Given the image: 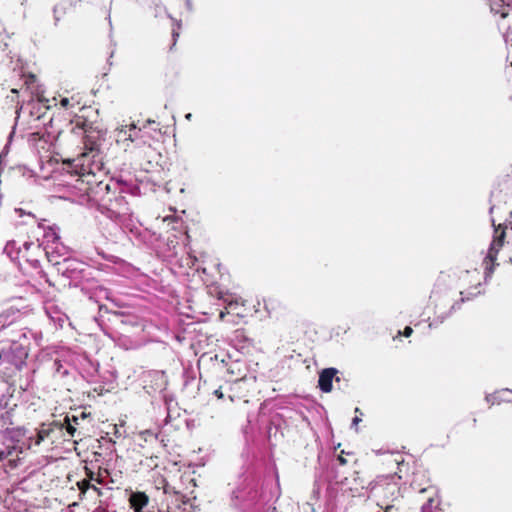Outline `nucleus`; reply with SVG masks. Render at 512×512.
<instances>
[{
    "label": "nucleus",
    "instance_id": "f257e3e1",
    "mask_svg": "<svg viewBox=\"0 0 512 512\" xmlns=\"http://www.w3.org/2000/svg\"><path fill=\"white\" fill-rule=\"evenodd\" d=\"M87 111H93L91 107L82 106L81 114L75 115L71 120V132L82 136L83 148L78 156V161L83 172L94 174L92 165L100 155V131L95 127V121L89 119Z\"/></svg>",
    "mask_w": 512,
    "mask_h": 512
},
{
    "label": "nucleus",
    "instance_id": "f03ea898",
    "mask_svg": "<svg viewBox=\"0 0 512 512\" xmlns=\"http://www.w3.org/2000/svg\"><path fill=\"white\" fill-rule=\"evenodd\" d=\"M464 283L470 284L467 288L460 290L461 298L459 301L454 300L449 292L438 293L435 296L434 314L437 319L443 321L448 318L456 309L460 308V304L472 300L482 293L481 281L478 274H470L466 272L462 277Z\"/></svg>",
    "mask_w": 512,
    "mask_h": 512
},
{
    "label": "nucleus",
    "instance_id": "7ed1b4c3",
    "mask_svg": "<svg viewBox=\"0 0 512 512\" xmlns=\"http://www.w3.org/2000/svg\"><path fill=\"white\" fill-rule=\"evenodd\" d=\"M65 442V432L60 425V421L41 423L36 429V433L27 439L28 449L39 448L41 446L47 449L58 447Z\"/></svg>",
    "mask_w": 512,
    "mask_h": 512
},
{
    "label": "nucleus",
    "instance_id": "20e7f679",
    "mask_svg": "<svg viewBox=\"0 0 512 512\" xmlns=\"http://www.w3.org/2000/svg\"><path fill=\"white\" fill-rule=\"evenodd\" d=\"M371 495L377 505L396 503L402 497L400 485L394 476H379L371 487Z\"/></svg>",
    "mask_w": 512,
    "mask_h": 512
},
{
    "label": "nucleus",
    "instance_id": "39448f33",
    "mask_svg": "<svg viewBox=\"0 0 512 512\" xmlns=\"http://www.w3.org/2000/svg\"><path fill=\"white\" fill-rule=\"evenodd\" d=\"M9 399L5 397L0 398V432L8 434L11 438L23 437L25 435V428L18 425V405L9 404Z\"/></svg>",
    "mask_w": 512,
    "mask_h": 512
},
{
    "label": "nucleus",
    "instance_id": "423d86ee",
    "mask_svg": "<svg viewBox=\"0 0 512 512\" xmlns=\"http://www.w3.org/2000/svg\"><path fill=\"white\" fill-rule=\"evenodd\" d=\"M229 382H231L228 390V398L230 401L248 402V397L254 388L255 378H247L244 375L236 379H230Z\"/></svg>",
    "mask_w": 512,
    "mask_h": 512
},
{
    "label": "nucleus",
    "instance_id": "0eeeda50",
    "mask_svg": "<svg viewBox=\"0 0 512 512\" xmlns=\"http://www.w3.org/2000/svg\"><path fill=\"white\" fill-rule=\"evenodd\" d=\"M87 183L89 185L87 188V196L89 197V200L103 208L108 201L105 197L109 194V189L114 182L109 179L108 181L101 180L94 182L88 180Z\"/></svg>",
    "mask_w": 512,
    "mask_h": 512
},
{
    "label": "nucleus",
    "instance_id": "6e6552de",
    "mask_svg": "<svg viewBox=\"0 0 512 512\" xmlns=\"http://www.w3.org/2000/svg\"><path fill=\"white\" fill-rule=\"evenodd\" d=\"M505 239V228L499 226L495 229L494 238L488 250L487 256L484 259L486 274L493 273L497 254L502 248Z\"/></svg>",
    "mask_w": 512,
    "mask_h": 512
},
{
    "label": "nucleus",
    "instance_id": "1a4fd4ad",
    "mask_svg": "<svg viewBox=\"0 0 512 512\" xmlns=\"http://www.w3.org/2000/svg\"><path fill=\"white\" fill-rule=\"evenodd\" d=\"M103 209H106L115 215L126 214L128 210V202L126 201L125 196L118 191L116 197L113 198V201L110 202L108 200Z\"/></svg>",
    "mask_w": 512,
    "mask_h": 512
},
{
    "label": "nucleus",
    "instance_id": "9d476101",
    "mask_svg": "<svg viewBox=\"0 0 512 512\" xmlns=\"http://www.w3.org/2000/svg\"><path fill=\"white\" fill-rule=\"evenodd\" d=\"M337 372L335 368H326L320 373L318 387L322 392L329 393L332 391L333 379Z\"/></svg>",
    "mask_w": 512,
    "mask_h": 512
},
{
    "label": "nucleus",
    "instance_id": "9b49d317",
    "mask_svg": "<svg viewBox=\"0 0 512 512\" xmlns=\"http://www.w3.org/2000/svg\"><path fill=\"white\" fill-rule=\"evenodd\" d=\"M3 452V460H8V466L11 469H14L18 466L20 461V455L23 453L22 448L18 445L7 446L5 449H2Z\"/></svg>",
    "mask_w": 512,
    "mask_h": 512
},
{
    "label": "nucleus",
    "instance_id": "f8f14e48",
    "mask_svg": "<svg viewBox=\"0 0 512 512\" xmlns=\"http://www.w3.org/2000/svg\"><path fill=\"white\" fill-rule=\"evenodd\" d=\"M84 473H85V478L78 481L76 483V486L80 492V497L81 499L83 498V496L86 494V492L91 489V486H92V480L94 479V471L87 465L84 466Z\"/></svg>",
    "mask_w": 512,
    "mask_h": 512
},
{
    "label": "nucleus",
    "instance_id": "ddd939ff",
    "mask_svg": "<svg viewBox=\"0 0 512 512\" xmlns=\"http://www.w3.org/2000/svg\"><path fill=\"white\" fill-rule=\"evenodd\" d=\"M60 425L63 427V432H65V442L71 441L77 432V427L71 422V419L68 415L65 416L63 422L60 421Z\"/></svg>",
    "mask_w": 512,
    "mask_h": 512
},
{
    "label": "nucleus",
    "instance_id": "4468645a",
    "mask_svg": "<svg viewBox=\"0 0 512 512\" xmlns=\"http://www.w3.org/2000/svg\"><path fill=\"white\" fill-rule=\"evenodd\" d=\"M79 105H80V102L78 100H76L75 96H71L70 98L63 97L60 100V106L65 109L75 108L76 106H79Z\"/></svg>",
    "mask_w": 512,
    "mask_h": 512
},
{
    "label": "nucleus",
    "instance_id": "2eb2a0df",
    "mask_svg": "<svg viewBox=\"0 0 512 512\" xmlns=\"http://www.w3.org/2000/svg\"><path fill=\"white\" fill-rule=\"evenodd\" d=\"M14 72L16 73V76L19 77L20 79H23V85H26L27 87H29L31 84H33L35 82V76L30 74L28 76H26L23 71L21 69L19 70H14Z\"/></svg>",
    "mask_w": 512,
    "mask_h": 512
},
{
    "label": "nucleus",
    "instance_id": "dca6fc26",
    "mask_svg": "<svg viewBox=\"0 0 512 512\" xmlns=\"http://www.w3.org/2000/svg\"><path fill=\"white\" fill-rule=\"evenodd\" d=\"M140 437L144 441L147 442V441H152V440L156 441L158 438V435L151 430H145V431L140 432Z\"/></svg>",
    "mask_w": 512,
    "mask_h": 512
},
{
    "label": "nucleus",
    "instance_id": "f3484780",
    "mask_svg": "<svg viewBox=\"0 0 512 512\" xmlns=\"http://www.w3.org/2000/svg\"><path fill=\"white\" fill-rule=\"evenodd\" d=\"M120 190V187L117 183H112L111 188L109 189V194L105 197L106 200H109L110 202L113 201V198L116 197V194Z\"/></svg>",
    "mask_w": 512,
    "mask_h": 512
},
{
    "label": "nucleus",
    "instance_id": "a211bd4d",
    "mask_svg": "<svg viewBox=\"0 0 512 512\" xmlns=\"http://www.w3.org/2000/svg\"><path fill=\"white\" fill-rule=\"evenodd\" d=\"M103 472L108 473V471L106 469H102L101 467H99L98 472L97 473L94 472V477H93L94 479L92 481H95L98 484H103L104 483Z\"/></svg>",
    "mask_w": 512,
    "mask_h": 512
},
{
    "label": "nucleus",
    "instance_id": "6ab92c4d",
    "mask_svg": "<svg viewBox=\"0 0 512 512\" xmlns=\"http://www.w3.org/2000/svg\"><path fill=\"white\" fill-rule=\"evenodd\" d=\"M129 131H130V133L128 134V136L125 139H129L131 141H134L135 139L138 138V133L140 132V129L137 130V128H136V126L134 124H132L130 126Z\"/></svg>",
    "mask_w": 512,
    "mask_h": 512
},
{
    "label": "nucleus",
    "instance_id": "aec40b11",
    "mask_svg": "<svg viewBox=\"0 0 512 512\" xmlns=\"http://www.w3.org/2000/svg\"><path fill=\"white\" fill-rule=\"evenodd\" d=\"M163 491L165 494H169V495H180V493L178 491H176L175 487L169 485L168 483L164 484Z\"/></svg>",
    "mask_w": 512,
    "mask_h": 512
},
{
    "label": "nucleus",
    "instance_id": "412c9836",
    "mask_svg": "<svg viewBox=\"0 0 512 512\" xmlns=\"http://www.w3.org/2000/svg\"><path fill=\"white\" fill-rule=\"evenodd\" d=\"M412 333H413V329L410 326H406L403 331H398V334L396 337H394V339H396L400 336L410 337L412 335Z\"/></svg>",
    "mask_w": 512,
    "mask_h": 512
},
{
    "label": "nucleus",
    "instance_id": "4be33fe9",
    "mask_svg": "<svg viewBox=\"0 0 512 512\" xmlns=\"http://www.w3.org/2000/svg\"><path fill=\"white\" fill-rule=\"evenodd\" d=\"M233 307H234V303L230 302L228 304V306L226 307V312H224V311L220 312V315H219L220 319H224L225 314L226 313L229 314L233 310Z\"/></svg>",
    "mask_w": 512,
    "mask_h": 512
},
{
    "label": "nucleus",
    "instance_id": "5701e85b",
    "mask_svg": "<svg viewBox=\"0 0 512 512\" xmlns=\"http://www.w3.org/2000/svg\"><path fill=\"white\" fill-rule=\"evenodd\" d=\"M380 508L384 509V512H393L395 508V503H390L387 505H378Z\"/></svg>",
    "mask_w": 512,
    "mask_h": 512
},
{
    "label": "nucleus",
    "instance_id": "b1692460",
    "mask_svg": "<svg viewBox=\"0 0 512 512\" xmlns=\"http://www.w3.org/2000/svg\"><path fill=\"white\" fill-rule=\"evenodd\" d=\"M213 394L218 398V399H224V393L222 391V387H219L218 389H215Z\"/></svg>",
    "mask_w": 512,
    "mask_h": 512
},
{
    "label": "nucleus",
    "instance_id": "393cba45",
    "mask_svg": "<svg viewBox=\"0 0 512 512\" xmlns=\"http://www.w3.org/2000/svg\"><path fill=\"white\" fill-rule=\"evenodd\" d=\"M344 451H341V454L338 456V461L341 465H346L348 463L347 459L343 457Z\"/></svg>",
    "mask_w": 512,
    "mask_h": 512
},
{
    "label": "nucleus",
    "instance_id": "a878e982",
    "mask_svg": "<svg viewBox=\"0 0 512 512\" xmlns=\"http://www.w3.org/2000/svg\"><path fill=\"white\" fill-rule=\"evenodd\" d=\"M91 489H92L93 491H95V492L97 493V495H98V496H102L103 492H102V490H101L99 487H97V486H95L94 484H92Z\"/></svg>",
    "mask_w": 512,
    "mask_h": 512
},
{
    "label": "nucleus",
    "instance_id": "bb28decb",
    "mask_svg": "<svg viewBox=\"0 0 512 512\" xmlns=\"http://www.w3.org/2000/svg\"><path fill=\"white\" fill-rule=\"evenodd\" d=\"M235 366H238L237 363H234V365H231L228 369H227V372L229 374H234L235 373Z\"/></svg>",
    "mask_w": 512,
    "mask_h": 512
},
{
    "label": "nucleus",
    "instance_id": "cd10ccee",
    "mask_svg": "<svg viewBox=\"0 0 512 512\" xmlns=\"http://www.w3.org/2000/svg\"><path fill=\"white\" fill-rule=\"evenodd\" d=\"M70 419H71V422H72L74 425H76V427L79 425V419H78V417H77V416H74V415H73L72 417H70Z\"/></svg>",
    "mask_w": 512,
    "mask_h": 512
},
{
    "label": "nucleus",
    "instance_id": "c85d7f7f",
    "mask_svg": "<svg viewBox=\"0 0 512 512\" xmlns=\"http://www.w3.org/2000/svg\"><path fill=\"white\" fill-rule=\"evenodd\" d=\"M361 421V418H359L358 416L354 417L353 420H352V425L353 426H357L358 423Z\"/></svg>",
    "mask_w": 512,
    "mask_h": 512
},
{
    "label": "nucleus",
    "instance_id": "c756f323",
    "mask_svg": "<svg viewBox=\"0 0 512 512\" xmlns=\"http://www.w3.org/2000/svg\"><path fill=\"white\" fill-rule=\"evenodd\" d=\"M23 246H24V248H25L26 250H29L31 246H34V243H33V242H25V243L23 244Z\"/></svg>",
    "mask_w": 512,
    "mask_h": 512
},
{
    "label": "nucleus",
    "instance_id": "7c9ffc66",
    "mask_svg": "<svg viewBox=\"0 0 512 512\" xmlns=\"http://www.w3.org/2000/svg\"><path fill=\"white\" fill-rule=\"evenodd\" d=\"M11 92H12L13 94H15V95H18V89H17V88L12 87V88H11Z\"/></svg>",
    "mask_w": 512,
    "mask_h": 512
},
{
    "label": "nucleus",
    "instance_id": "2f4dec72",
    "mask_svg": "<svg viewBox=\"0 0 512 512\" xmlns=\"http://www.w3.org/2000/svg\"><path fill=\"white\" fill-rule=\"evenodd\" d=\"M185 118L187 120H191L192 119V114L191 113L186 114Z\"/></svg>",
    "mask_w": 512,
    "mask_h": 512
},
{
    "label": "nucleus",
    "instance_id": "473e14b6",
    "mask_svg": "<svg viewBox=\"0 0 512 512\" xmlns=\"http://www.w3.org/2000/svg\"><path fill=\"white\" fill-rule=\"evenodd\" d=\"M0 461H3V452H2V449H0Z\"/></svg>",
    "mask_w": 512,
    "mask_h": 512
},
{
    "label": "nucleus",
    "instance_id": "72a5a7b5",
    "mask_svg": "<svg viewBox=\"0 0 512 512\" xmlns=\"http://www.w3.org/2000/svg\"><path fill=\"white\" fill-rule=\"evenodd\" d=\"M82 418L86 417V414L84 412L81 413Z\"/></svg>",
    "mask_w": 512,
    "mask_h": 512
}]
</instances>
